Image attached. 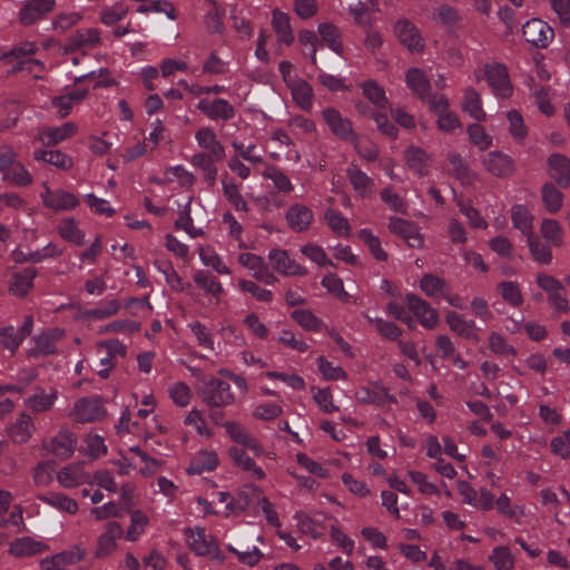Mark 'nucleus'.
I'll list each match as a JSON object with an SVG mask.
<instances>
[{
	"instance_id": "nucleus-1",
	"label": "nucleus",
	"mask_w": 570,
	"mask_h": 570,
	"mask_svg": "<svg viewBox=\"0 0 570 570\" xmlns=\"http://www.w3.org/2000/svg\"><path fill=\"white\" fill-rule=\"evenodd\" d=\"M237 387L238 394L232 391L230 383L218 377H210L205 382L202 393L203 401L209 406L225 407L234 404L238 399L244 397L248 391L247 382L244 377L235 375L228 371H220Z\"/></svg>"
},
{
	"instance_id": "nucleus-2",
	"label": "nucleus",
	"mask_w": 570,
	"mask_h": 570,
	"mask_svg": "<svg viewBox=\"0 0 570 570\" xmlns=\"http://www.w3.org/2000/svg\"><path fill=\"white\" fill-rule=\"evenodd\" d=\"M185 535L188 548L197 556L208 557L219 562L224 560L217 542L213 537L207 535L203 528L186 529Z\"/></svg>"
},
{
	"instance_id": "nucleus-3",
	"label": "nucleus",
	"mask_w": 570,
	"mask_h": 570,
	"mask_svg": "<svg viewBox=\"0 0 570 570\" xmlns=\"http://www.w3.org/2000/svg\"><path fill=\"white\" fill-rule=\"evenodd\" d=\"M393 33L401 46L411 53H422L425 49V40L417 27L407 19H399L394 27Z\"/></svg>"
},
{
	"instance_id": "nucleus-4",
	"label": "nucleus",
	"mask_w": 570,
	"mask_h": 570,
	"mask_svg": "<svg viewBox=\"0 0 570 570\" xmlns=\"http://www.w3.org/2000/svg\"><path fill=\"white\" fill-rule=\"evenodd\" d=\"M43 191L40 195L45 207L55 212H69L80 204L79 198L62 188L51 189L47 183H42Z\"/></svg>"
},
{
	"instance_id": "nucleus-5",
	"label": "nucleus",
	"mask_w": 570,
	"mask_h": 570,
	"mask_svg": "<svg viewBox=\"0 0 570 570\" xmlns=\"http://www.w3.org/2000/svg\"><path fill=\"white\" fill-rule=\"evenodd\" d=\"M122 533L124 530L120 523L116 521L108 522L97 538L94 556L97 559H105L112 554L118 547L117 541L121 538Z\"/></svg>"
},
{
	"instance_id": "nucleus-6",
	"label": "nucleus",
	"mask_w": 570,
	"mask_h": 570,
	"mask_svg": "<svg viewBox=\"0 0 570 570\" xmlns=\"http://www.w3.org/2000/svg\"><path fill=\"white\" fill-rule=\"evenodd\" d=\"M482 166L490 175L498 178L510 177L515 171L512 157L500 150L489 151L484 155Z\"/></svg>"
},
{
	"instance_id": "nucleus-7",
	"label": "nucleus",
	"mask_w": 570,
	"mask_h": 570,
	"mask_svg": "<svg viewBox=\"0 0 570 570\" xmlns=\"http://www.w3.org/2000/svg\"><path fill=\"white\" fill-rule=\"evenodd\" d=\"M322 119L330 128L331 132L337 138L355 144V135L350 119L332 107H327L322 111Z\"/></svg>"
},
{
	"instance_id": "nucleus-8",
	"label": "nucleus",
	"mask_w": 570,
	"mask_h": 570,
	"mask_svg": "<svg viewBox=\"0 0 570 570\" xmlns=\"http://www.w3.org/2000/svg\"><path fill=\"white\" fill-rule=\"evenodd\" d=\"M265 495L263 491L254 484H244L234 499L227 504L226 509L233 513H239L247 509H253L261 504Z\"/></svg>"
},
{
	"instance_id": "nucleus-9",
	"label": "nucleus",
	"mask_w": 570,
	"mask_h": 570,
	"mask_svg": "<svg viewBox=\"0 0 570 570\" xmlns=\"http://www.w3.org/2000/svg\"><path fill=\"white\" fill-rule=\"evenodd\" d=\"M237 262L259 282L272 285L277 281L276 276L272 271H269L262 256L253 253H240L237 257Z\"/></svg>"
},
{
	"instance_id": "nucleus-10",
	"label": "nucleus",
	"mask_w": 570,
	"mask_h": 570,
	"mask_svg": "<svg viewBox=\"0 0 570 570\" xmlns=\"http://www.w3.org/2000/svg\"><path fill=\"white\" fill-rule=\"evenodd\" d=\"M267 258L272 268L284 276H303L307 269L291 258L287 250L274 248L269 250Z\"/></svg>"
},
{
	"instance_id": "nucleus-11",
	"label": "nucleus",
	"mask_w": 570,
	"mask_h": 570,
	"mask_svg": "<svg viewBox=\"0 0 570 570\" xmlns=\"http://www.w3.org/2000/svg\"><path fill=\"white\" fill-rule=\"evenodd\" d=\"M522 33L527 42L537 48H546L554 37L553 29L540 19L527 21L522 28Z\"/></svg>"
},
{
	"instance_id": "nucleus-12",
	"label": "nucleus",
	"mask_w": 570,
	"mask_h": 570,
	"mask_svg": "<svg viewBox=\"0 0 570 570\" xmlns=\"http://www.w3.org/2000/svg\"><path fill=\"white\" fill-rule=\"evenodd\" d=\"M484 73L489 86L497 96L508 98L512 95V86L503 65L488 63L484 67Z\"/></svg>"
},
{
	"instance_id": "nucleus-13",
	"label": "nucleus",
	"mask_w": 570,
	"mask_h": 570,
	"mask_svg": "<svg viewBox=\"0 0 570 570\" xmlns=\"http://www.w3.org/2000/svg\"><path fill=\"white\" fill-rule=\"evenodd\" d=\"M406 303L409 309L419 320L423 327L432 330L438 326L439 313L428 302L414 294H409L406 295Z\"/></svg>"
},
{
	"instance_id": "nucleus-14",
	"label": "nucleus",
	"mask_w": 570,
	"mask_h": 570,
	"mask_svg": "<svg viewBox=\"0 0 570 570\" xmlns=\"http://www.w3.org/2000/svg\"><path fill=\"white\" fill-rule=\"evenodd\" d=\"M77 131V125L68 121L60 126L43 127L39 129L36 135V139L42 145L56 146L73 137Z\"/></svg>"
},
{
	"instance_id": "nucleus-15",
	"label": "nucleus",
	"mask_w": 570,
	"mask_h": 570,
	"mask_svg": "<svg viewBox=\"0 0 570 570\" xmlns=\"http://www.w3.org/2000/svg\"><path fill=\"white\" fill-rule=\"evenodd\" d=\"M445 322L455 335L474 343L480 342V330L473 320H468L463 315L450 311L445 314Z\"/></svg>"
},
{
	"instance_id": "nucleus-16",
	"label": "nucleus",
	"mask_w": 570,
	"mask_h": 570,
	"mask_svg": "<svg viewBox=\"0 0 570 570\" xmlns=\"http://www.w3.org/2000/svg\"><path fill=\"white\" fill-rule=\"evenodd\" d=\"M224 429L234 442L250 450L256 456L264 454L265 451L259 441L239 423L235 421H227L224 423Z\"/></svg>"
},
{
	"instance_id": "nucleus-17",
	"label": "nucleus",
	"mask_w": 570,
	"mask_h": 570,
	"mask_svg": "<svg viewBox=\"0 0 570 570\" xmlns=\"http://www.w3.org/2000/svg\"><path fill=\"white\" fill-rule=\"evenodd\" d=\"M89 90L86 88H77L67 90L65 94L55 96L51 105L60 118H65L72 112L76 105L87 98Z\"/></svg>"
},
{
	"instance_id": "nucleus-18",
	"label": "nucleus",
	"mask_w": 570,
	"mask_h": 570,
	"mask_svg": "<svg viewBox=\"0 0 570 570\" xmlns=\"http://www.w3.org/2000/svg\"><path fill=\"white\" fill-rule=\"evenodd\" d=\"M100 41V33L96 28L77 30L62 48V53L73 52L76 50H88L95 48Z\"/></svg>"
},
{
	"instance_id": "nucleus-19",
	"label": "nucleus",
	"mask_w": 570,
	"mask_h": 570,
	"mask_svg": "<svg viewBox=\"0 0 570 570\" xmlns=\"http://www.w3.org/2000/svg\"><path fill=\"white\" fill-rule=\"evenodd\" d=\"M389 229L393 234L402 237L412 248H420L423 246V236L419 228L405 219L397 217L391 218L389 223Z\"/></svg>"
},
{
	"instance_id": "nucleus-20",
	"label": "nucleus",
	"mask_w": 570,
	"mask_h": 570,
	"mask_svg": "<svg viewBox=\"0 0 570 570\" xmlns=\"http://www.w3.org/2000/svg\"><path fill=\"white\" fill-rule=\"evenodd\" d=\"M57 481L66 489H72L90 482V474L82 463H71L57 472Z\"/></svg>"
},
{
	"instance_id": "nucleus-21",
	"label": "nucleus",
	"mask_w": 570,
	"mask_h": 570,
	"mask_svg": "<svg viewBox=\"0 0 570 570\" xmlns=\"http://www.w3.org/2000/svg\"><path fill=\"white\" fill-rule=\"evenodd\" d=\"M36 425L32 417L29 414L20 413L14 422H12L8 429V436L13 443L24 444L33 435Z\"/></svg>"
},
{
	"instance_id": "nucleus-22",
	"label": "nucleus",
	"mask_w": 570,
	"mask_h": 570,
	"mask_svg": "<svg viewBox=\"0 0 570 570\" xmlns=\"http://www.w3.org/2000/svg\"><path fill=\"white\" fill-rule=\"evenodd\" d=\"M549 176L563 188L570 187V159L561 154H552L547 160Z\"/></svg>"
},
{
	"instance_id": "nucleus-23",
	"label": "nucleus",
	"mask_w": 570,
	"mask_h": 570,
	"mask_svg": "<svg viewBox=\"0 0 570 570\" xmlns=\"http://www.w3.org/2000/svg\"><path fill=\"white\" fill-rule=\"evenodd\" d=\"M197 108L213 120H229L235 116L234 107L225 99H202Z\"/></svg>"
},
{
	"instance_id": "nucleus-24",
	"label": "nucleus",
	"mask_w": 570,
	"mask_h": 570,
	"mask_svg": "<svg viewBox=\"0 0 570 570\" xmlns=\"http://www.w3.org/2000/svg\"><path fill=\"white\" fill-rule=\"evenodd\" d=\"M55 6V0H27L19 12L20 21L31 24L52 11Z\"/></svg>"
},
{
	"instance_id": "nucleus-25",
	"label": "nucleus",
	"mask_w": 570,
	"mask_h": 570,
	"mask_svg": "<svg viewBox=\"0 0 570 570\" xmlns=\"http://www.w3.org/2000/svg\"><path fill=\"white\" fill-rule=\"evenodd\" d=\"M106 411L97 399H81L75 403L72 415L80 422L97 421L105 416Z\"/></svg>"
},
{
	"instance_id": "nucleus-26",
	"label": "nucleus",
	"mask_w": 570,
	"mask_h": 570,
	"mask_svg": "<svg viewBox=\"0 0 570 570\" xmlns=\"http://www.w3.org/2000/svg\"><path fill=\"white\" fill-rule=\"evenodd\" d=\"M43 448L58 458H69L75 449L76 440L69 431H60L49 441H43Z\"/></svg>"
},
{
	"instance_id": "nucleus-27",
	"label": "nucleus",
	"mask_w": 570,
	"mask_h": 570,
	"mask_svg": "<svg viewBox=\"0 0 570 570\" xmlns=\"http://www.w3.org/2000/svg\"><path fill=\"white\" fill-rule=\"evenodd\" d=\"M49 550L48 544L30 537L13 540L9 546V553L17 558H29Z\"/></svg>"
},
{
	"instance_id": "nucleus-28",
	"label": "nucleus",
	"mask_w": 570,
	"mask_h": 570,
	"mask_svg": "<svg viewBox=\"0 0 570 570\" xmlns=\"http://www.w3.org/2000/svg\"><path fill=\"white\" fill-rule=\"evenodd\" d=\"M195 139L198 146L207 150L216 160H220L225 157V149L212 128H199L195 134Z\"/></svg>"
},
{
	"instance_id": "nucleus-29",
	"label": "nucleus",
	"mask_w": 570,
	"mask_h": 570,
	"mask_svg": "<svg viewBox=\"0 0 570 570\" xmlns=\"http://www.w3.org/2000/svg\"><path fill=\"white\" fill-rule=\"evenodd\" d=\"M291 90L292 99L297 107L304 111H308L313 106V88L304 79H296L289 82L287 86Z\"/></svg>"
},
{
	"instance_id": "nucleus-30",
	"label": "nucleus",
	"mask_w": 570,
	"mask_h": 570,
	"mask_svg": "<svg viewBox=\"0 0 570 570\" xmlns=\"http://www.w3.org/2000/svg\"><path fill=\"white\" fill-rule=\"evenodd\" d=\"M121 304L118 299H109L101 302L97 307L86 309L79 314V320L82 322H97L104 321L118 314Z\"/></svg>"
},
{
	"instance_id": "nucleus-31",
	"label": "nucleus",
	"mask_w": 570,
	"mask_h": 570,
	"mask_svg": "<svg viewBox=\"0 0 570 570\" xmlns=\"http://www.w3.org/2000/svg\"><path fill=\"white\" fill-rule=\"evenodd\" d=\"M285 218L293 230L304 232L313 222V213L307 206L295 204L288 208Z\"/></svg>"
},
{
	"instance_id": "nucleus-32",
	"label": "nucleus",
	"mask_w": 570,
	"mask_h": 570,
	"mask_svg": "<svg viewBox=\"0 0 570 570\" xmlns=\"http://www.w3.org/2000/svg\"><path fill=\"white\" fill-rule=\"evenodd\" d=\"M461 109L476 121H484L487 119L481 95L471 87L464 89Z\"/></svg>"
},
{
	"instance_id": "nucleus-33",
	"label": "nucleus",
	"mask_w": 570,
	"mask_h": 570,
	"mask_svg": "<svg viewBox=\"0 0 570 570\" xmlns=\"http://www.w3.org/2000/svg\"><path fill=\"white\" fill-rule=\"evenodd\" d=\"M272 28L279 43L289 46L294 41V32L291 26V18L287 13L275 9L272 12Z\"/></svg>"
},
{
	"instance_id": "nucleus-34",
	"label": "nucleus",
	"mask_w": 570,
	"mask_h": 570,
	"mask_svg": "<svg viewBox=\"0 0 570 570\" xmlns=\"http://www.w3.org/2000/svg\"><path fill=\"white\" fill-rule=\"evenodd\" d=\"M228 453L233 463L243 471L248 472L252 478L257 480H264L266 478V473L263 469L256 465L244 449L232 446Z\"/></svg>"
},
{
	"instance_id": "nucleus-35",
	"label": "nucleus",
	"mask_w": 570,
	"mask_h": 570,
	"mask_svg": "<svg viewBox=\"0 0 570 570\" xmlns=\"http://www.w3.org/2000/svg\"><path fill=\"white\" fill-rule=\"evenodd\" d=\"M404 79L412 94L424 100L431 90V83L424 70L416 67L409 68Z\"/></svg>"
},
{
	"instance_id": "nucleus-36",
	"label": "nucleus",
	"mask_w": 570,
	"mask_h": 570,
	"mask_svg": "<svg viewBox=\"0 0 570 570\" xmlns=\"http://www.w3.org/2000/svg\"><path fill=\"white\" fill-rule=\"evenodd\" d=\"M33 157L60 170H69L73 166L72 157L59 149H38L33 153Z\"/></svg>"
},
{
	"instance_id": "nucleus-37",
	"label": "nucleus",
	"mask_w": 570,
	"mask_h": 570,
	"mask_svg": "<svg viewBox=\"0 0 570 570\" xmlns=\"http://www.w3.org/2000/svg\"><path fill=\"white\" fill-rule=\"evenodd\" d=\"M362 95L380 110L391 108L385 89L374 80H366L361 83Z\"/></svg>"
},
{
	"instance_id": "nucleus-38",
	"label": "nucleus",
	"mask_w": 570,
	"mask_h": 570,
	"mask_svg": "<svg viewBox=\"0 0 570 570\" xmlns=\"http://www.w3.org/2000/svg\"><path fill=\"white\" fill-rule=\"evenodd\" d=\"M404 160L406 166L419 176L428 174L430 155L422 148L410 146L404 150Z\"/></svg>"
},
{
	"instance_id": "nucleus-39",
	"label": "nucleus",
	"mask_w": 570,
	"mask_h": 570,
	"mask_svg": "<svg viewBox=\"0 0 570 570\" xmlns=\"http://www.w3.org/2000/svg\"><path fill=\"white\" fill-rule=\"evenodd\" d=\"M198 255L203 265L212 268L217 274L229 275L232 273L223 257L210 245H200Z\"/></svg>"
},
{
	"instance_id": "nucleus-40",
	"label": "nucleus",
	"mask_w": 570,
	"mask_h": 570,
	"mask_svg": "<svg viewBox=\"0 0 570 570\" xmlns=\"http://www.w3.org/2000/svg\"><path fill=\"white\" fill-rule=\"evenodd\" d=\"M39 500L60 512L71 515L76 514L79 510L78 502L61 492H50L48 494L39 495Z\"/></svg>"
},
{
	"instance_id": "nucleus-41",
	"label": "nucleus",
	"mask_w": 570,
	"mask_h": 570,
	"mask_svg": "<svg viewBox=\"0 0 570 570\" xmlns=\"http://www.w3.org/2000/svg\"><path fill=\"white\" fill-rule=\"evenodd\" d=\"M24 336L23 328H17L12 325L0 328V352L7 351L10 355H13Z\"/></svg>"
},
{
	"instance_id": "nucleus-42",
	"label": "nucleus",
	"mask_w": 570,
	"mask_h": 570,
	"mask_svg": "<svg viewBox=\"0 0 570 570\" xmlns=\"http://www.w3.org/2000/svg\"><path fill=\"white\" fill-rule=\"evenodd\" d=\"M564 196L562 191L551 181L544 183L541 187V200L549 214L558 213L563 206Z\"/></svg>"
},
{
	"instance_id": "nucleus-43",
	"label": "nucleus",
	"mask_w": 570,
	"mask_h": 570,
	"mask_svg": "<svg viewBox=\"0 0 570 570\" xmlns=\"http://www.w3.org/2000/svg\"><path fill=\"white\" fill-rule=\"evenodd\" d=\"M218 465V458L215 451L202 450L190 462L187 468L189 474H202L206 471H212Z\"/></svg>"
},
{
	"instance_id": "nucleus-44",
	"label": "nucleus",
	"mask_w": 570,
	"mask_h": 570,
	"mask_svg": "<svg viewBox=\"0 0 570 570\" xmlns=\"http://www.w3.org/2000/svg\"><path fill=\"white\" fill-rule=\"evenodd\" d=\"M542 238L551 246L561 247L563 245V228L557 219L544 218L540 224Z\"/></svg>"
},
{
	"instance_id": "nucleus-45",
	"label": "nucleus",
	"mask_w": 570,
	"mask_h": 570,
	"mask_svg": "<svg viewBox=\"0 0 570 570\" xmlns=\"http://www.w3.org/2000/svg\"><path fill=\"white\" fill-rule=\"evenodd\" d=\"M513 226L527 237L533 234V215L523 205H514L511 209Z\"/></svg>"
},
{
	"instance_id": "nucleus-46",
	"label": "nucleus",
	"mask_w": 570,
	"mask_h": 570,
	"mask_svg": "<svg viewBox=\"0 0 570 570\" xmlns=\"http://www.w3.org/2000/svg\"><path fill=\"white\" fill-rule=\"evenodd\" d=\"M347 176L354 190L361 197H367L371 195L374 183L373 179L370 178L364 171L355 166H352L347 169Z\"/></svg>"
},
{
	"instance_id": "nucleus-47",
	"label": "nucleus",
	"mask_w": 570,
	"mask_h": 570,
	"mask_svg": "<svg viewBox=\"0 0 570 570\" xmlns=\"http://www.w3.org/2000/svg\"><path fill=\"white\" fill-rule=\"evenodd\" d=\"M57 400V392L50 391H38L26 400L27 406L35 413H41L49 411Z\"/></svg>"
},
{
	"instance_id": "nucleus-48",
	"label": "nucleus",
	"mask_w": 570,
	"mask_h": 570,
	"mask_svg": "<svg viewBox=\"0 0 570 570\" xmlns=\"http://www.w3.org/2000/svg\"><path fill=\"white\" fill-rule=\"evenodd\" d=\"M63 332L55 328L38 335L32 351L35 355H48L55 352V343L62 337Z\"/></svg>"
},
{
	"instance_id": "nucleus-49",
	"label": "nucleus",
	"mask_w": 570,
	"mask_h": 570,
	"mask_svg": "<svg viewBox=\"0 0 570 570\" xmlns=\"http://www.w3.org/2000/svg\"><path fill=\"white\" fill-rule=\"evenodd\" d=\"M530 254L532 258L542 265H549L553 255L550 246L539 239L534 234L527 237Z\"/></svg>"
},
{
	"instance_id": "nucleus-50",
	"label": "nucleus",
	"mask_w": 570,
	"mask_h": 570,
	"mask_svg": "<svg viewBox=\"0 0 570 570\" xmlns=\"http://www.w3.org/2000/svg\"><path fill=\"white\" fill-rule=\"evenodd\" d=\"M190 204L191 197H188L183 210L179 214V217L175 222L176 229H183L188 234L191 238H197L204 236V230L199 227L194 226V222L190 213Z\"/></svg>"
},
{
	"instance_id": "nucleus-51",
	"label": "nucleus",
	"mask_w": 570,
	"mask_h": 570,
	"mask_svg": "<svg viewBox=\"0 0 570 570\" xmlns=\"http://www.w3.org/2000/svg\"><path fill=\"white\" fill-rule=\"evenodd\" d=\"M59 235L67 242L77 246L85 244V233L78 227V224L72 218H65L58 226Z\"/></svg>"
},
{
	"instance_id": "nucleus-52",
	"label": "nucleus",
	"mask_w": 570,
	"mask_h": 570,
	"mask_svg": "<svg viewBox=\"0 0 570 570\" xmlns=\"http://www.w3.org/2000/svg\"><path fill=\"white\" fill-rule=\"evenodd\" d=\"M215 160L210 154L205 153H198L191 158V164L202 170L204 179L209 185H214L216 181L217 168L214 165Z\"/></svg>"
},
{
	"instance_id": "nucleus-53",
	"label": "nucleus",
	"mask_w": 570,
	"mask_h": 570,
	"mask_svg": "<svg viewBox=\"0 0 570 570\" xmlns=\"http://www.w3.org/2000/svg\"><path fill=\"white\" fill-rule=\"evenodd\" d=\"M420 289L431 298L441 297L448 287L446 282L433 274H425L420 281Z\"/></svg>"
},
{
	"instance_id": "nucleus-54",
	"label": "nucleus",
	"mask_w": 570,
	"mask_h": 570,
	"mask_svg": "<svg viewBox=\"0 0 570 570\" xmlns=\"http://www.w3.org/2000/svg\"><path fill=\"white\" fill-rule=\"evenodd\" d=\"M149 523V518L141 510L130 511V525L126 531V539L135 542L145 532Z\"/></svg>"
},
{
	"instance_id": "nucleus-55",
	"label": "nucleus",
	"mask_w": 570,
	"mask_h": 570,
	"mask_svg": "<svg viewBox=\"0 0 570 570\" xmlns=\"http://www.w3.org/2000/svg\"><path fill=\"white\" fill-rule=\"evenodd\" d=\"M36 274L31 269H26L12 276L9 285V292L16 296H24L32 287V282Z\"/></svg>"
},
{
	"instance_id": "nucleus-56",
	"label": "nucleus",
	"mask_w": 570,
	"mask_h": 570,
	"mask_svg": "<svg viewBox=\"0 0 570 570\" xmlns=\"http://www.w3.org/2000/svg\"><path fill=\"white\" fill-rule=\"evenodd\" d=\"M313 401L318 406L320 411L325 414H331L338 411V405L334 402V396L328 387H312Z\"/></svg>"
},
{
	"instance_id": "nucleus-57",
	"label": "nucleus",
	"mask_w": 570,
	"mask_h": 570,
	"mask_svg": "<svg viewBox=\"0 0 570 570\" xmlns=\"http://www.w3.org/2000/svg\"><path fill=\"white\" fill-rule=\"evenodd\" d=\"M364 3L362 1H357L355 4L350 7V13L353 16L354 21L363 27H370L372 23L370 11H374L377 9V0H366Z\"/></svg>"
},
{
	"instance_id": "nucleus-58",
	"label": "nucleus",
	"mask_w": 570,
	"mask_h": 570,
	"mask_svg": "<svg viewBox=\"0 0 570 570\" xmlns=\"http://www.w3.org/2000/svg\"><path fill=\"white\" fill-rule=\"evenodd\" d=\"M488 347L495 355H517V350L508 342V340L501 333L495 331H491L488 335Z\"/></svg>"
},
{
	"instance_id": "nucleus-59",
	"label": "nucleus",
	"mask_w": 570,
	"mask_h": 570,
	"mask_svg": "<svg viewBox=\"0 0 570 570\" xmlns=\"http://www.w3.org/2000/svg\"><path fill=\"white\" fill-rule=\"evenodd\" d=\"M489 561L497 570H513L515 559L505 546L495 547L489 556Z\"/></svg>"
},
{
	"instance_id": "nucleus-60",
	"label": "nucleus",
	"mask_w": 570,
	"mask_h": 570,
	"mask_svg": "<svg viewBox=\"0 0 570 570\" xmlns=\"http://www.w3.org/2000/svg\"><path fill=\"white\" fill-rule=\"evenodd\" d=\"M324 219L331 230L340 237H348L351 235V226L348 220L338 212L328 209Z\"/></svg>"
},
{
	"instance_id": "nucleus-61",
	"label": "nucleus",
	"mask_w": 570,
	"mask_h": 570,
	"mask_svg": "<svg viewBox=\"0 0 570 570\" xmlns=\"http://www.w3.org/2000/svg\"><path fill=\"white\" fill-rule=\"evenodd\" d=\"M195 283L206 293L219 297L223 293L222 283L205 271H197L193 276Z\"/></svg>"
},
{
	"instance_id": "nucleus-62",
	"label": "nucleus",
	"mask_w": 570,
	"mask_h": 570,
	"mask_svg": "<svg viewBox=\"0 0 570 570\" xmlns=\"http://www.w3.org/2000/svg\"><path fill=\"white\" fill-rule=\"evenodd\" d=\"M469 140L480 150L489 149L493 144V138L487 132L484 127L479 124H472L466 128Z\"/></svg>"
},
{
	"instance_id": "nucleus-63",
	"label": "nucleus",
	"mask_w": 570,
	"mask_h": 570,
	"mask_svg": "<svg viewBox=\"0 0 570 570\" xmlns=\"http://www.w3.org/2000/svg\"><path fill=\"white\" fill-rule=\"evenodd\" d=\"M497 289L509 305L519 307L523 303L521 289L517 283L504 281L497 285Z\"/></svg>"
},
{
	"instance_id": "nucleus-64",
	"label": "nucleus",
	"mask_w": 570,
	"mask_h": 570,
	"mask_svg": "<svg viewBox=\"0 0 570 570\" xmlns=\"http://www.w3.org/2000/svg\"><path fill=\"white\" fill-rule=\"evenodd\" d=\"M4 179L17 186L26 187L32 184L33 178L29 170L20 163H14L6 173Z\"/></svg>"
}]
</instances>
